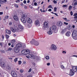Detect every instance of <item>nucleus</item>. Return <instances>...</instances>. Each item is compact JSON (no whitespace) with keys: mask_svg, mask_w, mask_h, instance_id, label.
<instances>
[{"mask_svg":"<svg viewBox=\"0 0 77 77\" xmlns=\"http://www.w3.org/2000/svg\"><path fill=\"white\" fill-rule=\"evenodd\" d=\"M18 26L20 29H19L18 27L17 26H14L13 27H11L10 29L13 32H15L16 31L21 32V31H23V29H24V27L23 26L21 25L20 23H19L18 24Z\"/></svg>","mask_w":77,"mask_h":77,"instance_id":"f257e3e1","label":"nucleus"},{"mask_svg":"<svg viewBox=\"0 0 77 77\" xmlns=\"http://www.w3.org/2000/svg\"><path fill=\"white\" fill-rule=\"evenodd\" d=\"M22 53L24 55H27L30 53V51L28 49L23 50L22 51Z\"/></svg>","mask_w":77,"mask_h":77,"instance_id":"f03ea898","label":"nucleus"},{"mask_svg":"<svg viewBox=\"0 0 77 77\" xmlns=\"http://www.w3.org/2000/svg\"><path fill=\"white\" fill-rule=\"evenodd\" d=\"M52 30L54 33H56L57 32V27L55 25H53L52 27Z\"/></svg>","mask_w":77,"mask_h":77,"instance_id":"7ed1b4c3","label":"nucleus"},{"mask_svg":"<svg viewBox=\"0 0 77 77\" xmlns=\"http://www.w3.org/2000/svg\"><path fill=\"white\" fill-rule=\"evenodd\" d=\"M26 57L27 58H31V59H35V56L34 55L32 54H29L28 55V56H26Z\"/></svg>","mask_w":77,"mask_h":77,"instance_id":"20e7f679","label":"nucleus"},{"mask_svg":"<svg viewBox=\"0 0 77 77\" xmlns=\"http://www.w3.org/2000/svg\"><path fill=\"white\" fill-rule=\"evenodd\" d=\"M14 54H17V53H19V51H20V48H17L15 47L14 48Z\"/></svg>","mask_w":77,"mask_h":77,"instance_id":"39448f33","label":"nucleus"},{"mask_svg":"<svg viewBox=\"0 0 77 77\" xmlns=\"http://www.w3.org/2000/svg\"><path fill=\"white\" fill-rule=\"evenodd\" d=\"M77 31L76 30H74L72 34V35L74 38H75L77 36Z\"/></svg>","mask_w":77,"mask_h":77,"instance_id":"423d86ee","label":"nucleus"},{"mask_svg":"<svg viewBox=\"0 0 77 77\" xmlns=\"http://www.w3.org/2000/svg\"><path fill=\"white\" fill-rule=\"evenodd\" d=\"M11 74L13 77H17V74L14 71H12L11 72Z\"/></svg>","mask_w":77,"mask_h":77,"instance_id":"0eeeda50","label":"nucleus"},{"mask_svg":"<svg viewBox=\"0 0 77 77\" xmlns=\"http://www.w3.org/2000/svg\"><path fill=\"white\" fill-rule=\"evenodd\" d=\"M22 46V45L21 44L19 43L17 44L15 46L16 48H20V47H21Z\"/></svg>","mask_w":77,"mask_h":77,"instance_id":"6e6552de","label":"nucleus"},{"mask_svg":"<svg viewBox=\"0 0 77 77\" xmlns=\"http://www.w3.org/2000/svg\"><path fill=\"white\" fill-rule=\"evenodd\" d=\"M51 48L52 50H56L57 49V47L54 45H52Z\"/></svg>","mask_w":77,"mask_h":77,"instance_id":"1a4fd4ad","label":"nucleus"},{"mask_svg":"<svg viewBox=\"0 0 77 77\" xmlns=\"http://www.w3.org/2000/svg\"><path fill=\"white\" fill-rule=\"evenodd\" d=\"M26 21L28 23H32V19H31V18H30L28 17L27 18Z\"/></svg>","mask_w":77,"mask_h":77,"instance_id":"9d476101","label":"nucleus"},{"mask_svg":"<svg viewBox=\"0 0 77 77\" xmlns=\"http://www.w3.org/2000/svg\"><path fill=\"white\" fill-rule=\"evenodd\" d=\"M69 74L70 75H74L75 73L74 72V71L72 69H70L69 71Z\"/></svg>","mask_w":77,"mask_h":77,"instance_id":"9b49d317","label":"nucleus"},{"mask_svg":"<svg viewBox=\"0 0 77 77\" xmlns=\"http://www.w3.org/2000/svg\"><path fill=\"white\" fill-rule=\"evenodd\" d=\"M48 26V23L46 22H45L44 24L43 27L45 28H45L47 27Z\"/></svg>","mask_w":77,"mask_h":77,"instance_id":"f8f14e48","label":"nucleus"},{"mask_svg":"<svg viewBox=\"0 0 77 77\" xmlns=\"http://www.w3.org/2000/svg\"><path fill=\"white\" fill-rule=\"evenodd\" d=\"M57 26L59 27L62 26V22L61 21L57 22Z\"/></svg>","mask_w":77,"mask_h":77,"instance_id":"ddd939ff","label":"nucleus"},{"mask_svg":"<svg viewBox=\"0 0 77 77\" xmlns=\"http://www.w3.org/2000/svg\"><path fill=\"white\" fill-rule=\"evenodd\" d=\"M6 68L8 70H11V67L9 64H7L6 66Z\"/></svg>","mask_w":77,"mask_h":77,"instance_id":"4468645a","label":"nucleus"},{"mask_svg":"<svg viewBox=\"0 0 77 77\" xmlns=\"http://www.w3.org/2000/svg\"><path fill=\"white\" fill-rule=\"evenodd\" d=\"M73 70L75 71V72H77V66H72Z\"/></svg>","mask_w":77,"mask_h":77,"instance_id":"2eb2a0df","label":"nucleus"},{"mask_svg":"<svg viewBox=\"0 0 77 77\" xmlns=\"http://www.w3.org/2000/svg\"><path fill=\"white\" fill-rule=\"evenodd\" d=\"M35 24L36 26H39V20H36Z\"/></svg>","mask_w":77,"mask_h":77,"instance_id":"dca6fc26","label":"nucleus"},{"mask_svg":"<svg viewBox=\"0 0 77 77\" xmlns=\"http://www.w3.org/2000/svg\"><path fill=\"white\" fill-rule=\"evenodd\" d=\"M15 21H18V18L17 16L14 15L13 17Z\"/></svg>","mask_w":77,"mask_h":77,"instance_id":"f3484780","label":"nucleus"},{"mask_svg":"<svg viewBox=\"0 0 77 77\" xmlns=\"http://www.w3.org/2000/svg\"><path fill=\"white\" fill-rule=\"evenodd\" d=\"M1 67H2L3 68H4V67H5V63L4 62H2L1 63Z\"/></svg>","mask_w":77,"mask_h":77,"instance_id":"a211bd4d","label":"nucleus"},{"mask_svg":"<svg viewBox=\"0 0 77 77\" xmlns=\"http://www.w3.org/2000/svg\"><path fill=\"white\" fill-rule=\"evenodd\" d=\"M71 35V33L69 32H66L65 35L66 36H68L69 37L70 36V35Z\"/></svg>","mask_w":77,"mask_h":77,"instance_id":"6ab92c4d","label":"nucleus"},{"mask_svg":"<svg viewBox=\"0 0 77 77\" xmlns=\"http://www.w3.org/2000/svg\"><path fill=\"white\" fill-rule=\"evenodd\" d=\"M26 18V15L25 14H24L22 15V17L20 19H25Z\"/></svg>","mask_w":77,"mask_h":77,"instance_id":"aec40b11","label":"nucleus"},{"mask_svg":"<svg viewBox=\"0 0 77 77\" xmlns=\"http://www.w3.org/2000/svg\"><path fill=\"white\" fill-rule=\"evenodd\" d=\"M53 34L52 31L51 29H50L48 32V35H51Z\"/></svg>","mask_w":77,"mask_h":77,"instance_id":"412c9836","label":"nucleus"},{"mask_svg":"<svg viewBox=\"0 0 77 77\" xmlns=\"http://www.w3.org/2000/svg\"><path fill=\"white\" fill-rule=\"evenodd\" d=\"M20 20L23 23H26V20L25 19H20Z\"/></svg>","mask_w":77,"mask_h":77,"instance_id":"4be33fe9","label":"nucleus"},{"mask_svg":"<svg viewBox=\"0 0 77 77\" xmlns=\"http://www.w3.org/2000/svg\"><path fill=\"white\" fill-rule=\"evenodd\" d=\"M66 29H62L61 32V33H65V32H66Z\"/></svg>","mask_w":77,"mask_h":77,"instance_id":"5701e85b","label":"nucleus"},{"mask_svg":"<svg viewBox=\"0 0 77 77\" xmlns=\"http://www.w3.org/2000/svg\"><path fill=\"white\" fill-rule=\"evenodd\" d=\"M36 42V41H35V40L34 39H33L30 42V43L31 44H34L35 43V42Z\"/></svg>","mask_w":77,"mask_h":77,"instance_id":"b1692460","label":"nucleus"},{"mask_svg":"<svg viewBox=\"0 0 77 77\" xmlns=\"http://www.w3.org/2000/svg\"><path fill=\"white\" fill-rule=\"evenodd\" d=\"M6 32L9 35H11V31L10 30L8 29L6 30Z\"/></svg>","mask_w":77,"mask_h":77,"instance_id":"393cba45","label":"nucleus"},{"mask_svg":"<svg viewBox=\"0 0 77 77\" xmlns=\"http://www.w3.org/2000/svg\"><path fill=\"white\" fill-rule=\"evenodd\" d=\"M62 63H60V67L61 68V69H64L65 67L62 64Z\"/></svg>","mask_w":77,"mask_h":77,"instance_id":"a878e982","label":"nucleus"},{"mask_svg":"<svg viewBox=\"0 0 77 77\" xmlns=\"http://www.w3.org/2000/svg\"><path fill=\"white\" fill-rule=\"evenodd\" d=\"M15 42V40L14 39H13L11 41V44H14Z\"/></svg>","mask_w":77,"mask_h":77,"instance_id":"bb28decb","label":"nucleus"},{"mask_svg":"<svg viewBox=\"0 0 77 77\" xmlns=\"http://www.w3.org/2000/svg\"><path fill=\"white\" fill-rule=\"evenodd\" d=\"M46 60H49L50 59V57L48 56H46L45 57Z\"/></svg>","mask_w":77,"mask_h":77,"instance_id":"cd10ccee","label":"nucleus"},{"mask_svg":"<svg viewBox=\"0 0 77 77\" xmlns=\"http://www.w3.org/2000/svg\"><path fill=\"white\" fill-rule=\"evenodd\" d=\"M67 28L69 30H70V29H71V26L70 25H69L67 26Z\"/></svg>","mask_w":77,"mask_h":77,"instance_id":"c85d7f7f","label":"nucleus"},{"mask_svg":"<svg viewBox=\"0 0 77 77\" xmlns=\"http://www.w3.org/2000/svg\"><path fill=\"white\" fill-rule=\"evenodd\" d=\"M35 45H39V43L37 41H35V43L34 44Z\"/></svg>","mask_w":77,"mask_h":77,"instance_id":"c756f323","label":"nucleus"},{"mask_svg":"<svg viewBox=\"0 0 77 77\" xmlns=\"http://www.w3.org/2000/svg\"><path fill=\"white\" fill-rule=\"evenodd\" d=\"M17 60H18V58H16L14 59V61L15 63H16L17 62Z\"/></svg>","mask_w":77,"mask_h":77,"instance_id":"7c9ffc66","label":"nucleus"},{"mask_svg":"<svg viewBox=\"0 0 77 77\" xmlns=\"http://www.w3.org/2000/svg\"><path fill=\"white\" fill-rule=\"evenodd\" d=\"M5 36H6V38L7 39H8V38H9V35L7 34L5 35Z\"/></svg>","mask_w":77,"mask_h":77,"instance_id":"2f4dec72","label":"nucleus"},{"mask_svg":"<svg viewBox=\"0 0 77 77\" xmlns=\"http://www.w3.org/2000/svg\"><path fill=\"white\" fill-rule=\"evenodd\" d=\"M23 72H24V70L23 69H21L20 70V73H23Z\"/></svg>","mask_w":77,"mask_h":77,"instance_id":"473e14b6","label":"nucleus"},{"mask_svg":"<svg viewBox=\"0 0 77 77\" xmlns=\"http://www.w3.org/2000/svg\"><path fill=\"white\" fill-rule=\"evenodd\" d=\"M63 19L65 20L67 22V21H69V20H68L66 18H63Z\"/></svg>","mask_w":77,"mask_h":77,"instance_id":"72a5a7b5","label":"nucleus"},{"mask_svg":"<svg viewBox=\"0 0 77 77\" xmlns=\"http://www.w3.org/2000/svg\"><path fill=\"white\" fill-rule=\"evenodd\" d=\"M0 4H3V1L0 0Z\"/></svg>","mask_w":77,"mask_h":77,"instance_id":"f704fd0d","label":"nucleus"},{"mask_svg":"<svg viewBox=\"0 0 77 77\" xmlns=\"http://www.w3.org/2000/svg\"><path fill=\"white\" fill-rule=\"evenodd\" d=\"M18 63L19 65H21V60L18 61Z\"/></svg>","mask_w":77,"mask_h":77,"instance_id":"c9c22d12","label":"nucleus"},{"mask_svg":"<svg viewBox=\"0 0 77 77\" xmlns=\"http://www.w3.org/2000/svg\"><path fill=\"white\" fill-rule=\"evenodd\" d=\"M11 50H12V48H9L8 49V51H11Z\"/></svg>","mask_w":77,"mask_h":77,"instance_id":"e433bc0d","label":"nucleus"},{"mask_svg":"<svg viewBox=\"0 0 77 77\" xmlns=\"http://www.w3.org/2000/svg\"><path fill=\"white\" fill-rule=\"evenodd\" d=\"M56 11H57V8L55 7L54 8V12H56Z\"/></svg>","mask_w":77,"mask_h":77,"instance_id":"4c0bfd02","label":"nucleus"},{"mask_svg":"<svg viewBox=\"0 0 77 77\" xmlns=\"http://www.w3.org/2000/svg\"><path fill=\"white\" fill-rule=\"evenodd\" d=\"M72 9V6H70L69 7V10Z\"/></svg>","mask_w":77,"mask_h":77,"instance_id":"58836bf2","label":"nucleus"},{"mask_svg":"<svg viewBox=\"0 0 77 77\" xmlns=\"http://www.w3.org/2000/svg\"><path fill=\"white\" fill-rule=\"evenodd\" d=\"M63 23H64V24H65L66 25H68V23H67L66 22H64Z\"/></svg>","mask_w":77,"mask_h":77,"instance_id":"ea45409f","label":"nucleus"},{"mask_svg":"<svg viewBox=\"0 0 77 77\" xmlns=\"http://www.w3.org/2000/svg\"><path fill=\"white\" fill-rule=\"evenodd\" d=\"M14 6H15V7H16V8H18V5L17 4H15Z\"/></svg>","mask_w":77,"mask_h":77,"instance_id":"a19ab883","label":"nucleus"},{"mask_svg":"<svg viewBox=\"0 0 77 77\" xmlns=\"http://www.w3.org/2000/svg\"><path fill=\"white\" fill-rule=\"evenodd\" d=\"M53 2H54V3L55 4L57 3V1L55 0H54V1H53Z\"/></svg>","mask_w":77,"mask_h":77,"instance_id":"79ce46f5","label":"nucleus"},{"mask_svg":"<svg viewBox=\"0 0 77 77\" xmlns=\"http://www.w3.org/2000/svg\"><path fill=\"white\" fill-rule=\"evenodd\" d=\"M47 65L48 66H50V63H47Z\"/></svg>","mask_w":77,"mask_h":77,"instance_id":"37998d69","label":"nucleus"},{"mask_svg":"<svg viewBox=\"0 0 77 77\" xmlns=\"http://www.w3.org/2000/svg\"><path fill=\"white\" fill-rule=\"evenodd\" d=\"M8 18H9V16H5V18H6V19H8Z\"/></svg>","mask_w":77,"mask_h":77,"instance_id":"c03bdc74","label":"nucleus"},{"mask_svg":"<svg viewBox=\"0 0 77 77\" xmlns=\"http://www.w3.org/2000/svg\"><path fill=\"white\" fill-rule=\"evenodd\" d=\"M34 5L35 6H37V3L36 2H34Z\"/></svg>","mask_w":77,"mask_h":77,"instance_id":"a18cd8bd","label":"nucleus"},{"mask_svg":"<svg viewBox=\"0 0 77 77\" xmlns=\"http://www.w3.org/2000/svg\"><path fill=\"white\" fill-rule=\"evenodd\" d=\"M3 1V3H6V2H7V0H4Z\"/></svg>","mask_w":77,"mask_h":77,"instance_id":"49530a36","label":"nucleus"},{"mask_svg":"<svg viewBox=\"0 0 77 77\" xmlns=\"http://www.w3.org/2000/svg\"><path fill=\"white\" fill-rule=\"evenodd\" d=\"M70 14H71V15H73V13H72V11L70 12Z\"/></svg>","mask_w":77,"mask_h":77,"instance_id":"de8ad7c7","label":"nucleus"},{"mask_svg":"<svg viewBox=\"0 0 77 77\" xmlns=\"http://www.w3.org/2000/svg\"><path fill=\"white\" fill-rule=\"evenodd\" d=\"M32 71V69H29V70L28 71V72H30L31 71Z\"/></svg>","mask_w":77,"mask_h":77,"instance_id":"09e8293b","label":"nucleus"},{"mask_svg":"<svg viewBox=\"0 0 77 77\" xmlns=\"http://www.w3.org/2000/svg\"><path fill=\"white\" fill-rule=\"evenodd\" d=\"M27 6H24V9H27Z\"/></svg>","mask_w":77,"mask_h":77,"instance_id":"8fccbe9b","label":"nucleus"},{"mask_svg":"<svg viewBox=\"0 0 77 77\" xmlns=\"http://www.w3.org/2000/svg\"><path fill=\"white\" fill-rule=\"evenodd\" d=\"M63 7H64V8H66V7L67 6V5H63Z\"/></svg>","mask_w":77,"mask_h":77,"instance_id":"3c124183","label":"nucleus"},{"mask_svg":"<svg viewBox=\"0 0 77 77\" xmlns=\"http://www.w3.org/2000/svg\"><path fill=\"white\" fill-rule=\"evenodd\" d=\"M77 5V2H75L74 3V6H75V5Z\"/></svg>","mask_w":77,"mask_h":77,"instance_id":"603ef678","label":"nucleus"},{"mask_svg":"<svg viewBox=\"0 0 77 77\" xmlns=\"http://www.w3.org/2000/svg\"><path fill=\"white\" fill-rule=\"evenodd\" d=\"M23 3H24V4H26V1L24 0L23 1Z\"/></svg>","mask_w":77,"mask_h":77,"instance_id":"864d4df0","label":"nucleus"},{"mask_svg":"<svg viewBox=\"0 0 77 77\" xmlns=\"http://www.w3.org/2000/svg\"><path fill=\"white\" fill-rule=\"evenodd\" d=\"M54 15H56V16H58V15H57V13H54Z\"/></svg>","mask_w":77,"mask_h":77,"instance_id":"5fc2aeb1","label":"nucleus"},{"mask_svg":"<svg viewBox=\"0 0 77 77\" xmlns=\"http://www.w3.org/2000/svg\"><path fill=\"white\" fill-rule=\"evenodd\" d=\"M11 47H14V44H12L11 45Z\"/></svg>","mask_w":77,"mask_h":77,"instance_id":"6e6d98bb","label":"nucleus"},{"mask_svg":"<svg viewBox=\"0 0 77 77\" xmlns=\"http://www.w3.org/2000/svg\"><path fill=\"white\" fill-rule=\"evenodd\" d=\"M2 14H3V12H0V15H2Z\"/></svg>","mask_w":77,"mask_h":77,"instance_id":"4d7b16f0","label":"nucleus"},{"mask_svg":"<svg viewBox=\"0 0 77 77\" xmlns=\"http://www.w3.org/2000/svg\"><path fill=\"white\" fill-rule=\"evenodd\" d=\"M12 23L10 22L9 23V25H12Z\"/></svg>","mask_w":77,"mask_h":77,"instance_id":"13d9d810","label":"nucleus"},{"mask_svg":"<svg viewBox=\"0 0 77 77\" xmlns=\"http://www.w3.org/2000/svg\"><path fill=\"white\" fill-rule=\"evenodd\" d=\"M63 53H65V54H66V51H63Z\"/></svg>","mask_w":77,"mask_h":77,"instance_id":"bf43d9fd","label":"nucleus"},{"mask_svg":"<svg viewBox=\"0 0 77 77\" xmlns=\"http://www.w3.org/2000/svg\"><path fill=\"white\" fill-rule=\"evenodd\" d=\"M51 8V5H50L49 6V7H48V8Z\"/></svg>","mask_w":77,"mask_h":77,"instance_id":"052dcab7","label":"nucleus"},{"mask_svg":"<svg viewBox=\"0 0 77 77\" xmlns=\"http://www.w3.org/2000/svg\"><path fill=\"white\" fill-rule=\"evenodd\" d=\"M51 9H49L48 10V11H49V12H51Z\"/></svg>","mask_w":77,"mask_h":77,"instance_id":"680f3d73","label":"nucleus"},{"mask_svg":"<svg viewBox=\"0 0 77 77\" xmlns=\"http://www.w3.org/2000/svg\"><path fill=\"white\" fill-rule=\"evenodd\" d=\"M62 3H65V1H62L61 2Z\"/></svg>","mask_w":77,"mask_h":77,"instance_id":"e2e57ef3","label":"nucleus"},{"mask_svg":"<svg viewBox=\"0 0 77 77\" xmlns=\"http://www.w3.org/2000/svg\"><path fill=\"white\" fill-rule=\"evenodd\" d=\"M27 77H32V76H31V75H28Z\"/></svg>","mask_w":77,"mask_h":77,"instance_id":"0e129e2a","label":"nucleus"},{"mask_svg":"<svg viewBox=\"0 0 77 77\" xmlns=\"http://www.w3.org/2000/svg\"><path fill=\"white\" fill-rule=\"evenodd\" d=\"M11 45V43H9L8 44V45H9V46H10Z\"/></svg>","mask_w":77,"mask_h":77,"instance_id":"69168bd1","label":"nucleus"},{"mask_svg":"<svg viewBox=\"0 0 77 77\" xmlns=\"http://www.w3.org/2000/svg\"><path fill=\"white\" fill-rule=\"evenodd\" d=\"M8 59H10L11 60H12V58L11 57H9Z\"/></svg>","mask_w":77,"mask_h":77,"instance_id":"338daca9","label":"nucleus"},{"mask_svg":"<svg viewBox=\"0 0 77 77\" xmlns=\"http://www.w3.org/2000/svg\"><path fill=\"white\" fill-rule=\"evenodd\" d=\"M74 15L75 16H76V15H77V13H75V14H74Z\"/></svg>","mask_w":77,"mask_h":77,"instance_id":"774afa93","label":"nucleus"}]
</instances>
